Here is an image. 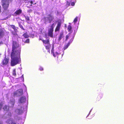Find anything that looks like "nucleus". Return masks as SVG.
Wrapping results in <instances>:
<instances>
[{"label": "nucleus", "mask_w": 124, "mask_h": 124, "mask_svg": "<svg viewBox=\"0 0 124 124\" xmlns=\"http://www.w3.org/2000/svg\"><path fill=\"white\" fill-rule=\"evenodd\" d=\"M30 3L31 4H33V2L32 1H31L30 2Z\"/></svg>", "instance_id": "4c0bfd02"}, {"label": "nucleus", "mask_w": 124, "mask_h": 124, "mask_svg": "<svg viewBox=\"0 0 124 124\" xmlns=\"http://www.w3.org/2000/svg\"><path fill=\"white\" fill-rule=\"evenodd\" d=\"M12 51L11 55V66H14L20 63L21 62V49L18 44L15 41L13 42Z\"/></svg>", "instance_id": "f257e3e1"}, {"label": "nucleus", "mask_w": 124, "mask_h": 124, "mask_svg": "<svg viewBox=\"0 0 124 124\" xmlns=\"http://www.w3.org/2000/svg\"><path fill=\"white\" fill-rule=\"evenodd\" d=\"M43 42L46 45H47L49 44V40L47 39V40H42Z\"/></svg>", "instance_id": "dca6fc26"}, {"label": "nucleus", "mask_w": 124, "mask_h": 124, "mask_svg": "<svg viewBox=\"0 0 124 124\" xmlns=\"http://www.w3.org/2000/svg\"><path fill=\"white\" fill-rule=\"evenodd\" d=\"M6 122L7 124H12L13 123V119L12 118L9 119H8Z\"/></svg>", "instance_id": "ddd939ff"}, {"label": "nucleus", "mask_w": 124, "mask_h": 124, "mask_svg": "<svg viewBox=\"0 0 124 124\" xmlns=\"http://www.w3.org/2000/svg\"><path fill=\"white\" fill-rule=\"evenodd\" d=\"M54 50L53 46L51 51V53L53 56L54 57H55L57 55L59 54V53L57 52H56L55 53H54Z\"/></svg>", "instance_id": "1a4fd4ad"}, {"label": "nucleus", "mask_w": 124, "mask_h": 124, "mask_svg": "<svg viewBox=\"0 0 124 124\" xmlns=\"http://www.w3.org/2000/svg\"><path fill=\"white\" fill-rule=\"evenodd\" d=\"M13 124H16V123H14Z\"/></svg>", "instance_id": "ea45409f"}, {"label": "nucleus", "mask_w": 124, "mask_h": 124, "mask_svg": "<svg viewBox=\"0 0 124 124\" xmlns=\"http://www.w3.org/2000/svg\"><path fill=\"white\" fill-rule=\"evenodd\" d=\"M70 36V34H68V35H66V40H68Z\"/></svg>", "instance_id": "5701e85b"}, {"label": "nucleus", "mask_w": 124, "mask_h": 124, "mask_svg": "<svg viewBox=\"0 0 124 124\" xmlns=\"http://www.w3.org/2000/svg\"><path fill=\"white\" fill-rule=\"evenodd\" d=\"M46 49L48 50V52L50 53L49 49L50 48L51 45L50 44L45 45Z\"/></svg>", "instance_id": "2eb2a0df"}, {"label": "nucleus", "mask_w": 124, "mask_h": 124, "mask_svg": "<svg viewBox=\"0 0 124 124\" xmlns=\"http://www.w3.org/2000/svg\"><path fill=\"white\" fill-rule=\"evenodd\" d=\"M23 93L22 89H20L15 92L13 93L14 96H19L22 95Z\"/></svg>", "instance_id": "7ed1b4c3"}, {"label": "nucleus", "mask_w": 124, "mask_h": 124, "mask_svg": "<svg viewBox=\"0 0 124 124\" xmlns=\"http://www.w3.org/2000/svg\"><path fill=\"white\" fill-rule=\"evenodd\" d=\"M61 24V22H58L57 26L55 30V31H59Z\"/></svg>", "instance_id": "0eeeda50"}, {"label": "nucleus", "mask_w": 124, "mask_h": 124, "mask_svg": "<svg viewBox=\"0 0 124 124\" xmlns=\"http://www.w3.org/2000/svg\"><path fill=\"white\" fill-rule=\"evenodd\" d=\"M29 39H27L25 41V43H29Z\"/></svg>", "instance_id": "cd10ccee"}, {"label": "nucleus", "mask_w": 124, "mask_h": 124, "mask_svg": "<svg viewBox=\"0 0 124 124\" xmlns=\"http://www.w3.org/2000/svg\"><path fill=\"white\" fill-rule=\"evenodd\" d=\"M14 102L15 100L14 99H13L12 100H11L9 104V106L11 107L13 106L14 105Z\"/></svg>", "instance_id": "f8f14e48"}, {"label": "nucleus", "mask_w": 124, "mask_h": 124, "mask_svg": "<svg viewBox=\"0 0 124 124\" xmlns=\"http://www.w3.org/2000/svg\"><path fill=\"white\" fill-rule=\"evenodd\" d=\"M11 116V113H9L8 114V117L9 118V117H10Z\"/></svg>", "instance_id": "a878e982"}, {"label": "nucleus", "mask_w": 124, "mask_h": 124, "mask_svg": "<svg viewBox=\"0 0 124 124\" xmlns=\"http://www.w3.org/2000/svg\"><path fill=\"white\" fill-rule=\"evenodd\" d=\"M55 25L54 23H53L51 26L50 28H49L48 30V35L52 38L53 37V28Z\"/></svg>", "instance_id": "f03ea898"}, {"label": "nucleus", "mask_w": 124, "mask_h": 124, "mask_svg": "<svg viewBox=\"0 0 124 124\" xmlns=\"http://www.w3.org/2000/svg\"><path fill=\"white\" fill-rule=\"evenodd\" d=\"M36 4V3H35L34 4Z\"/></svg>", "instance_id": "37998d69"}, {"label": "nucleus", "mask_w": 124, "mask_h": 124, "mask_svg": "<svg viewBox=\"0 0 124 124\" xmlns=\"http://www.w3.org/2000/svg\"><path fill=\"white\" fill-rule=\"evenodd\" d=\"M19 25L20 26V27L22 29H23V28L21 24L20 23H19Z\"/></svg>", "instance_id": "393cba45"}, {"label": "nucleus", "mask_w": 124, "mask_h": 124, "mask_svg": "<svg viewBox=\"0 0 124 124\" xmlns=\"http://www.w3.org/2000/svg\"><path fill=\"white\" fill-rule=\"evenodd\" d=\"M32 10L31 9H29L28 10L27 12L29 13H31L32 12Z\"/></svg>", "instance_id": "bb28decb"}, {"label": "nucleus", "mask_w": 124, "mask_h": 124, "mask_svg": "<svg viewBox=\"0 0 124 124\" xmlns=\"http://www.w3.org/2000/svg\"><path fill=\"white\" fill-rule=\"evenodd\" d=\"M13 29H14L15 32H12V34L15 35H16V32H17V30L16 29V27H15V28H14Z\"/></svg>", "instance_id": "f3484780"}, {"label": "nucleus", "mask_w": 124, "mask_h": 124, "mask_svg": "<svg viewBox=\"0 0 124 124\" xmlns=\"http://www.w3.org/2000/svg\"><path fill=\"white\" fill-rule=\"evenodd\" d=\"M53 19L52 16L51 15H49L47 17H45L44 18L45 21L44 23L46 24L47 22H49L50 23L52 21Z\"/></svg>", "instance_id": "20e7f679"}, {"label": "nucleus", "mask_w": 124, "mask_h": 124, "mask_svg": "<svg viewBox=\"0 0 124 124\" xmlns=\"http://www.w3.org/2000/svg\"><path fill=\"white\" fill-rule=\"evenodd\" d=\"M68 47V46H67V45L65 46L64 47V50L66 49Z\"/></svg>", "instance_id": "c756f323"}, {"label": "nucleus", "mask_w": 124, "mask_h": 124, "mask_svg": "<svg viewBox=\"0 0 124 124\" xmlns=\"http://www.w3.org/2000/svg\"><path fill=\"white\" fill-rule=\"evenodd\" d=\"M22 12V10L20 9L16 10L15 13V14L16 15H19L21 14Z\"/></svg>", "instance_id": "4468645a"}, {"label": "nucleus", "mask_w": 124, "mask_h": 124, "mask_svg": "<svg viewBox=\"0 0 124 124\" xmlns=\"http://www.w3.org/2000/svg\"><path fill=\"white\" fill-rule=\"evenodd\" d=\"M92 110V109L90 111V112H89V114H88V116H89V115L90 114V112H91V110Z\"/></svg>", "instance_id": "c9c22d12"}, {"label": "nucleus", "mask_w": 124, "mask_h": 124, "mask_svg": "<svg viewBox=\"0 0 124 124\" xmlns=\"http://www.w3.org/2000/svg\"><path fill=\"white\" fill-rule=\"evenodd\" d=\"M13 74L15 76L16 75V73L15 70H13Z\"/></svg>", "instance_id": "b1692460"}, {"label": "nucleus", "mask_w": 124, "mask_h": 124, "mask_svg": "<svg viewBox=\"0 0 124 124\" xmlns=\"http://www.w3.org/2000/svg\"><path fill=\"white\" fill-rule=\"evenodd\" d=\"M9 108L8 106H5L3 108V109L4 110L8 111L9 110Z\"/></svg>", "instance_id": "a211bd4d"}, {"label": "nucleus", "mask_w": 124, "mask_h": 124, "mask_svg": "<svg viewBox=\"0 0 124 124\" xmlns=\"http://www.w3.org/2000/svg\"><path fill=\"white\" fill-rule=\"evenodd\" d=\"M39 70H40L41 71V70H43V69L42 67H40V68L39 69Z\"/></svg>", "instance_id": "473e14b6"}, {"label": "nucleus", "mask_w": 124, "mask_h": 124, "mask_svg": "<svg viewBox=\"0 0 124 124\" xmlns=\"http://www.w3.org/2000/svg\"><path fill=\"white\" fill-rule=\"evenodd\" d=\"M39 39L40 40H42H42H42L41 38Z\"/></svg>", "instance_id": "58836bf2"}, {"label": "nucleus", "mask_w": 124, "mask_h": 124, "mask_svg": "<svg viewBox=\"0 0 124 124\" xmlns=\"http://www.w3.org/2000/svg\"><path fill=\"white\" fill-rule=\"evenodd\" d=\"M0 43V44H1V42Z\"/></svg>", "instance_id": "c03bdc74"}, {"label": "nucleus", "mask_w": 124, "mask_h": 124, "mask_svg": "<svg viewBox=\"0 0 124 124\" xmlns=\"http://www.w3.org/2000/svg\"><path fill=\"white\" fill-rule=\"evenodd\" d=\"M75 2H76V0H75Z\"/></svg>", "instance_id": "a19ab883"}, {"label": "nucleus", "mask_w": 124, "mask_h": 124, "mask_svg": "<svg viewBox=\"0 0 124 124\" xmlns=\"http://www.w3.org/2000/svg\"><path fill=\"white\" fill-rule=\"evenodd\" d=\"M31 6H32V5H31Z\"/></svg>", "instance_id": "79ce46f5"}, {"label": "nucleus", "mask_w": 124, "mask_h": 124, "mask_svg": "<svg viewBox=\"0 0 124 124\" xmlns=\"http://www.w3.org/2000/svg\"><path fill=\"white\" fill-rule=\"evenodd\" d=\"M24 16L26 19V20L27 21H29L30 20L29 17L27 16Z\"/></svg>", "instance_id": "6ab92c4d"}, {"label": "nucleus", "mask_w": 124, "mask_h": 124, "mask_svg": "<svg viewBox=\"0 0 124 124\" xmlns=\"http://www.w3.org/2000/svg\"><path fill=\"white\" fill-rule=\"evenodd\" d=\"M75 5V3L74 2H72L71 3V5L72 6H74Z\"/></svg>", "instance_id": "2f4dec72"}, {"label": "nucleus", "mask_w": 124, "mask_h": 124, "mask_svg": "<svg viewBox=\"0 0 124 124\" xmlns=\"http://www.w3.org/2000/svg\"><path fill=\"white\" fill-rule=\"evenodd\" d=\"M25 97L24 96H22L19 99V103H23L25 101Z\"/></svg>", "instance_id": "39448f33"}, {"label": "nucleus", "mask_w": 124, "mask_h": 124, "mask_svg": "<svg viewBox=\"0 0 124 124\" xmlns=\"http://www.w3.org/2000/svg\"><path fill=\"white\" fill-rule=\"evenodd\" d=\"M63 33V32H62L60 33L59 36L58 41H60L61 40V39L64 37Z\"/></svg>", "instance_id": "9d476101"}, {"label": "nucleus", "mask_w": 124, "mask_h": 124, "mask_svg": "<svg viewBox=\"0 0 124 124\" xmlns=\"http://www.w3.org/2000/svg\"><path fill=\"white\" fill-rule=\"evenodd\" d=\"M78 17H76L74 19V22L75 24L77 21V19H78Z\"/></svg>", "instance_id": "4be33fe9"}, {"label": "nucleus", "mask_w": 124, "mask_h": 124, "mask_svg": "<svg viewBox=\"0 0 124 124\" xmlns=\"http://www.w3.org/2000/svg\"><path fill=\"white\" fill-rule=\"evenodd\" d=\"M67 5H68V6H69L70 4V3L69 2H68V1L67 2Z\"/></svg>", "instance_id": "7c9ffc66"}, {"label": "nucleus", "mask_w": 124, "mask_h": 124, "mask_svg": "<svg viewBox=\"0 0 124 124\" xmlns=\"http://www.w3.org/2000/svg\"><path fill=\"white\" fill-rule=\"evenodd\" d=\"M0 124H3V122H2L0 121Z\"/></svg>", "instance_id": "e433bc0d"}, {"label": "nucleus", "mask_w": 124, "mask_h": 124, "mask_svg": "<svg viewBox=\"0 0 124 124\" xmlns=\"http://www.w3.org/2000/svg\"><path fill=\"white\" fill-rule=\"evenodd\" d=\"M23 109L22 108L20 109H16L15 111V112L16 113L19 115L23 112Z\"/></svg>", "instance_id": "423d86ee"}, {"label": "nucleus", "mask_w": 124, "mask_h": 124, "mask_svg": "<svg viewBox=\"0 0 124 124\" xmlns=\"http://www.w3.org/2000/svg\"><path fill=\"white\" fill-rule=\"evenodd\" d=\"M75 34H73V36H72V38L73 39L72 40V41H71V40H70V42H71L72 41H73V39H74V37L75 36Z\"/></svg>", "instance_id": "c85d7f7f"}, {"label": "nucleus", "mask_w": 124, "mask_h": 124, "mask_svg": "<svg viewBox=\"0 0 124 124\" xmlns=\"http://www.w3.org/2000/svg\"><path fill=\"white\" fill-rule=\"evenodd\" d=\"M23 36L25 38H27L29 37V35L26 33L23 34Z\"/></svg>", "instance_id": "412c9836"}, {"label": "nucleus", "mask_w": 124, "mask_h": 124, "mask_svg": "<svg viewBox=\"0 0 124 124\" xmlns=\"http://www.w3.org/2000/svg\"><path fill=\"white\" fill-rule=\"evenodd\" d=\"M15 26L14 25H12L11 26V28H13V29H14V28H15Z\"/></svg>", "instance_id": "72a5a7b5"}, {"label": "nucleus", "mask_w": 124, "mask_h": 124, "mask_svg": "<svg viewBox=\"0 0 124 124\" xmlns=\"http://www.w3.org/2000/svg\"><path fill=\"white\" fill-rule=\"evenodd\" d=\"M4 34L3 30L0 29V39L2 38L4 36Z\"/></svg>", "instance_id": "6e6552de"}, {"label": "nucleus", "mask_w": 124, "mask_h": 124, "mask_svg": "<svg viewBox=\"0 0 124 124\" xmlns=\"http://www.w3.org/2000/svg\"><path fill=\"white\" fill-rule=\"evenodd\" d=\"M71 26L70 25H68V31H69V32L71 31Z\"/></svg>", "instance_id": "aec40b11"}, {"label": "nucleus", "mask_w": 124, "mask_h": 124, "mask_svg": "<svg viewBox=\"0 0 124 124\" xmlns=\"http://www.w3.org/2000/svg\"><path fill=\"white\" fill-rule=\"evenodd\" d=\"M8 59L5 58L2 61V64L3 65H6L8 63Z\"/></svg>", "instance_id": "9b49d317"}, {"label": "nucleus", "mask_w": 124, "mask_h": 124, "mask_svg": "<svg viewBox=\"0 0 124 124\" xmlns=\"http://www.w3.org/2000/svg\"><path fill=\"white\" fill-rule=\"evenodd\" d=\"M70 42L69 43H68V44L67 45L68 46H69L70 45Z\"/></svg>", "instance_id": "f704fd0d"}]
</instances>
